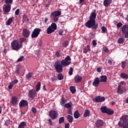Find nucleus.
<instances>
[{"mask_svg":"<svg viewBox=\"0 0 128 128\" xmlns=\"http://www.w3.org/2000/svg\"><path fill=\"white\" fill-rule=\"evenodd\" d=\"M96 10H93L89 16V20L85 24L86 26L88 28L96 30L98 28V24L96 23Z\"/></svg>","mask_w":128,"mask_h":128,"instance_id":"f257e3e1","label":"nucleus"},{"mask_svg":"<svg viewBox=\"0 0 128 128\" xmlns=\"http://www.w3.org/2000/svg\"><path fill=\"white\" fill-rule=\"evenodd\" d=\"M128 116L123 115L120 118V121L118 123L119 126H122L123 128H128Z\"/></svg>","mask_w":128,"mask_h":128,"instance_id":"f03ea898","label":"nucleus"},{"mask_svg":"<svg viewBox=\"0 0 128 128\" xmlns=\"http://www.w3.org/2000/svg\"><path fill=\"white\" fill-rule=\"evenodd\" d=\"M11 48L13 50H18L22 47V44L18 42V40H15L11 42Z\"/></svg>","mask_w":128,"mask_h":128,"instance_id":"7ed1b4c3","label":"nucleus"},{"mask_svg":"<svg viewBox=\"0 0 128 128\" xmlns=\"http://www.w3.org/2000/svg\"><path fill=\"white\" fill-rule=\"evenodd\" d=\"M62 14V12L60 10H56L51 13L50 16L52 18L54 22H56L58 20V17Z\"/></svg>","mask_w":128,"mask_h":128,"instance_id":"20e7f679","label":"nucleus"},{"mask_svg":"<svg viewBox=\"0 0 128 128\" xmlns=\"http://www.w3.org/2000/svg\"><path fill=\"white\" fill-rule=\"evenodd\" d=\"M54 66L55 68V70L57 72L58 74L60 72H62V70H64V69L62 68V64H60V62L58 60H57L54 64Z\"/></svg>","mask_w":128,"mask_h":128,"instance_id":"39448f33","label":"nucleus"},{"mask_svg":"<svg viewBox=\"0 0 128 128\" xmlns=\"http://www.w3.org/2000/svg\"><path fill=\"white\" fill-rule=\"evenodd\" d=\"M71 60L72 58L68 56L64 60H62L61 61V64H62V66H70Z\"/></svg>","mask_w":128,"mask_h":128,"instance_id":"423d86ee","label":"nucleus"},{"mask_svg":"<svg viewBox=\"0 0 128 128\" xmlns=\"http://www.w3.org/2000/svg\"><path fill=\"white\" fill-rule=\"evenodd\" d=\"M121 30L125 38H128V24L124 25L121 28Z\"/></svg>","mask_w":128,"mask_h":128,"instance_id":"0eeeda50","label":"nucleus"},{"mask_svg":"<svg viewBox=\"0 0 128 128\" xmlns=\"http://www.w3.org/2000/svg\"><path fill=\"white\" fill-rule=\"evenodd\" d=\"M40 32H42V29L39 28H35L31 34V37L32 38H38V34H40Z\"/></svg>","mask_w":128,"mask_h":128,"instance_id":"6e6552de","label":"nucleus"},{"mask_svg":"<svg viewBox=\"0 0 128 128\" xmlns=\"http://www.w3.org/2000/svg\"><path fill=\"white\" fill-rule=\"evenodd\" d=\"M58 116V112L52 110L49 112V116L50 118H52V120H56Z\"/></svg>","mask_w":128,"mask_h":128,"instance_id":"1a4fd4ad","label":"nucleus"},{"mask_svg":"<svg viewBox=\"0 0 128 128\" xmlns=\"http://www.w3.org/2000/svg\"><path fill=\"white\" fill-rule=\"evenodd\" d=\"M28 96L30 98H34L36 96V91L34 89H32L28 92Z\"/></svg>","mask_w":128,"mask_h":128,"instance_id":"9d476101","label":"nucleus"},{"mask_svg":"<svg viewBox=\"0 0 128 128\" xmlns=\"http://www.w3.org/2000/svg\"><path fill=\"white\" fill-rule=\"evenodd\" d=\"M92 100L95 102H102L106 100V98L104 96H98L96 98H94Z\"/></svg>","mask_w":128,"mask_h":128,"instance_id":"9b49d317","label":"nucleus"},{"mask_svg":"<svg viewBox=\"0 0 128 128\" xmlns=\"http://www.w3.org/2000/svg\"><path fill=\"white\" fill-rule=\"evenodd\" d=\"M30 34V31L27 28H24L22 30V36L24 38H28Z\"/></svg>","mask_w":128,"mask_h":128,"instance_id":"f8f14e48","label":"nucleus"},{"mask_svg":"<svg viewBox=\"0 0 128 128\" xmlns=\"http://www.w3.org/2000/svg\"><path fill=\"white\" fill-rule=\"evenodd\" d=\"M95 126L96 128H100L104 126V120H98L95 122Z\"/></svg>","mask_w":128,"mask_h":128,"instance_id":"ddd939ff","label":"nucleus"},{"mask_svg":"<svg viewBox=\"0 0 128 128\" xmlns=\"http://www.w3.org/2000/svg\"><path fill=\"white\" fill-rule=\"evenodd\" d=\"M28 106V100H22L19 104L20 108H24V106Z\"/></svg>","mask_w":128,"mask_h":128,"instance_id":"4468645a","label":"nucleus"},{"mask_svg":"<svg viewBox=\"0 0 128 128\" xmlns=\"http://www.w3.org/2000/svg\"><path fill=\"white\" fill-rule=\"evenodd\" d=\"M18 97L16 96H13L12 98V100H11V104L12 106H16V104H18Z\"/></svg>","mask_w":128,"mask_h":128,"instance_id":"2eb2a0df","label":"nucleus"},{"mask_svg":"<svg viewBox=\"0 0 128 128\" xmlns=\"http://www.w3.org/2000/svg\"><path fill=\"white\" fill-rule=\"evenodd\" d=\"M11 6L10 4H5L3 6V12H10V11L11 8Z\"/></svg>","mask_w":128,"mask_h":128,"instance_id":"dca6fc26","label":"nucleus"},{"mask_svg":"<svg viewBox=\"0 0 128 128\" xmlns=\"http://www.w3.org/2000/svg\"><path fill=\"white\" fill-rule=\"evenodd\" d=\"M82 80V78L80 75H76L74 76V82L76 84H78Z\"/></svg>","mask_w":128,"mask_h":128,"instance_id":"f3484780","label":"nucleus"},{"mask_svg":"<svg viewBox=\"0 0 128 128\" xmlns=\"http://www.w3.org/2000/svg\"><path fill=\"white\" fill-rule=\"evenodd\" d=\"M100 78L98 77H96L94 80V81L92 82V86H98V84H100Z\"/></svg>","mask_w":128,"mask_h":128,"instance_id":"a211bd4d","label":"nucleus"},{"mask_svg":"<svg viewBox=\"0 0 128 128\" xmlns=\"http://www.w3.org/2000/svg\"><path fill=\"white\" fill-rule=\"evenodd\" d=\"M117 92L118 94H122L124 92H126V90L122 88V86L118 85L117 88Z\"/></svg>","mask_w":128,"mask_h":128,"instance_id":"6ab92c4d","label":"nucleus"},{"mask_svg":"<svg viewBox=\"0 0 128 128\" xmlns=\"http://www.w3.org/2000/svg\"><path fill=\"white\" fill-rule=\"evenodd\" d=\"M100 82H106V80H108V77L106 76H101L100 78Z\"/></svg>","mask_w":128,"mask_h":128,"instance_id":"aec40b11","label":"nucleus"},{"mask_svg":"<svg viewBox=\"0 0 128 128\" xmlns=\"http://www.w3.org/2000/svg\"><path fill=\"white\" fill-rule=\"evenodd\" d=\"M68 102V100H66V98H64V97L62 96L60 100V104H61V106H64V104H66V102Z\"/></svg>","mask_w":128,"mask_h":128,"instance_id":"412c9836","label":"nucleus"},{"mask_svg":"<svg viewBox=\"0 0 128 128\" xmlns=\"http://www.w3.org/2000/svg\"><path fill=\"white\" fill-rule=\"evenodd\" d=\"M90 116V111L88 109H86L84 110V117L87 118L88 116Z\"/></svg>","mask_w":128,"mask_h":128,"instance_id":"4be33fe9","label":"nucleus"},{"mask_svg":"<svg viewBox=\"0 0 128 128\" xmlns=\"http://www.w3.org/2000/svg\"><path fill=\"white\" fill-rule=\"evenodd\" d=\"M112 0H104V6H108L110 4H112Z\"/></svg>","mask_w":128,"mask_h":128,"instance_id":"5701e85b","label":"nucleus"},{"mask_svg":"<svg viewBox=\"0 0 128 128\" xmlns=\"http://www.w3.org/2000/svg\"><path fill=\"white\" fill-rule=\"evenodd\" d=\"M90 52V46L88 45H87L84 48L83 52L84 54H86L87 52Z\"/></svg>","mask_w":128,"mask_h":128,"instance_id":"b1692460","label":"nucleus"},{"mask_svg":"<svg viewBox=\"0 0 128 128\" xmlns=\"http://www.w3.org/2000/svg\"><path fill=\"white\" fill-rule=\"evenodd\" d=\"M26 80H31L32 78V72H28L26 76Z\"/></svg>","mask_w":128,"mask_h":128,"instance_id":"393cba45","label":"nucleus"},{"mask_svg":"<svg viewBox=\"0 0 128 128\" xmlns=\"http://www.w3.org/2000/svg\"><path fill=\"white\" fill-rule=\"evenodd\" d=\"M66 118H67L68 122H70V124H72V122H74V118L72 117V116L70 115H68L66 116Z\"/></svg>","mask_w":128,"mask_h":128,"instance_id":"a878e982","label":"nucleus"},{"mask_svg":"<svg viewBox=\"0 0 128 128\" xmlns=\"http://www.w3.org/2000/svg\"><path fill=\"white\" fill-rule=\"evenodd\" d=\"M108 107L106 106H103L100 108V110L102 114H106V112H108Z\"/></svg>","mask_w":128,"mask_h":128,"instance_id":"bb28decb","label":"nucleus"},{"mask_svg":"<svg viewBox=\"0 0 128 128\" xmlns=\"http://www.w3.org/2000/svg\"><path fill=\"white\" fill-rule=\"evenodd\" d=\"M20 70V65H17L16 66V68L15 70V74L16 76H18V74H19Z\"/></svg>","mask_w":128,"mask_h":128,"instance_id":"cd10ccee","label":"nucleus"},{"mask_svg":"<svg viewBox=\"0 0 128 128\" xmlns=\"http://www.w3.org/2000/svg\"><path fill=\"white\" fill-rule=\"evenodd\" d=\"M54 32V30L52 29V27L48 26L47 28L46 34H50L52 32Z\"/></svg>","mask_w":128,"mask_h":128,"instance_id":"c85d7f7f","label":"nucleus"},{"mask_svg":"<svg viewBox=\"0 0 128 128\" xmlns=\"http://www.w3.org/2000/svg\"><path fill=\"white\" fill-rule=\"evenodd\" d=\"M14 20V17H11L8 19L6 22V26H10L12 22Z\"/></svg>","mask_w":128,"mask_h":128,"instance_id":"c756f323","label":"nucleus"},{"mask_svg":"<svg viewBox=\"0 0 128 128\" xmlns=\"http://www.w3.org/2000/svg\"><path fill=\"white\" fill-rule=\"evenodd\" d=\"M40 86H42V83H40V82H38L36 86V92H40Z\"/></svg>","mask_w":128,"mask_h":128,"instance_id":"7c9ffc66","label":"nucleus"},{"mask_svg":"<svg viewBox=\"0 0 128 128\" xmlns=\"http://www.w3.org/2000/svg\"><path fill=\"white\" fill-rule=\"evenodd\" d=\"M26 126V123L24 122H21L18 126V128H24Z\"/></svg>","mask_w":128,"mask_h":128,"instance_id":"2f4dec72","label":"nucleus"},{"mask_svg":"<svg viewBox=\"0 0 128 128\" xmlns=\"http://www.w3.org/2000/svg\"><path fill=\"white\" fill-rule=\"evenodd\" d=\"M125 40L126 38H124L123 36H121V38L118 39V44H124Z\"/></svg>","mask_w":128,"mask_h":128,"instance_id":"473e14b6","label":"nucleus"},{"mask_svg":"<svg viewBox=\"0 0 128 128\" xmlns=\"http://www.w3.org/2000/svg\"><path fill=\"white\" fill-rule=\"evenodd\" d=\"M114 110L108 108L107 109V112H106V114H108L109 116H112V114H114Z\"/></svg>","mask_w":128,"mask_h":128,"instance_id":"72a5a7b5","label":"nucleus"},{"mask_svg":"<svg viewBox=\"0 0 128 128\" xmlns=\"http://www.w3.org/2000/svg\"><path fill=\"white\" fill-rule=\"evenodd\" d=\"M120 76L122 78H125L126 80L128 78V74L124 72H122L120 74Z\"/></svg>","mask_w":128,"mask_h":128,"instance_id":"f704fd0d","label":"nucleus"},{"mask_svg":"<svg viewBox=\"0 0 128 128\" xmlns=\"http://www.w3.org/2000/svg\"><path fill=\"white\" fill-rule=\"evenodd\" d=\"M72 102H70L69 103H66L64 105V108H70L72 106Z\"/></svg>","mask_w":128,"mask_h":128,"instance_id":"c9c22d12","label":"nucleus"},{"mask_svg":"<svg viewBox=\"0 0 128 128\" xmlns=\"http://www.w3.org/2000/svg\"><path fill=\"white\" fill-rule=\"evenodd\" d=\"M51 28L53 29L54 30H56V28H58V27L56 26V23H52L50 26Z\"/></svg>","mask_w":128,"mask_h":128,"instance_id":"e433bc0d","label":"nucleus"},{"mask_svg":"<svg viewBox=\"0 0 128 128\" xmlns=\"http://www.w3.org/2000/svg\"><path fill=\"white\" fill-rule=\"evenodd\" d=\"M26 38H20L18 40V42L21 44V46L22 47V42H26Z\"/></svg>","mask_w":128,"mask_h":128,"instance_id":"4c0bfd02","label":"nucleus"},{"mask_svg":"<svg viewBox=\"0 0 128 128\" xmlns=\"http://www.w3.org/2000/svg\"><path fill=\"white\" fill-rule=\"evenodd\" d=\"M70 91L72 94H74L76 92V87L74 86H71L70 88Z\"/></svg>","mask_w":128,"mask_h":128,"instance_id":"58836bf2","label":"nucleus"},{"mask_svg":"<svg viewBox=\"0 0 128 128\" xmlns=\"http://www.w3.org/2000/svg\"><path fill=\"white\" fill-rule=\"evenodd\" d=\"M23 20L24 22H30V19L28 18V16L26 14H24L23 16Z\"/></svg>","mask_w":128,"mask_h":128,"instance_id":"ea45409f","label":"nucleus"},{"mask_svg":"<svg viewBox=\"0 0 128 128\" xmlns=\"http://www.w3.org/2000/svg\"><path fill=\"white\" fill-rule=\"evenodd\" d=\"M62 122H64V117L62 116L59 118L58 123L60 124H62Z\"/></svg>","mask_w":128,"mask_h":128,"instance_id":"a19ab883","label":"nucleus"},{"mask_svg":"<svg viewBox=\"0 0 128 128\" xmlns=\"http://www.w3.org/2000/svg\"><path fill=\"white\" fill-rule=\"evenodd\" d=\"M74 118H80V113L78 112V111L76 110L74 112Z\"/></svg>","mask_w":128,"mask_h":128,"instance_id":"79ce46f5","label":"nucleus"},{"mask_svg":"<svg viewBox=\"0 0 128 128\" xmlns=\"http://www.w3.org/2000/svg\"><path fill=\"white\" fill-rule=\"evenodd\" d=\"M4 2L6 4H10V6H12V0H4Z\"/></svg>","mask_w":128,"mask_h":128,"instance_id":"37998d69","label":"nucleus"},{"mask_svg":"<svg viewBox=\"0 0 128 128\" xmlns=\"http://www.w3.org/2000/svg\"><path fill=\"white\" fill-rule=\"evenodd\" d=\"M57 77L59 80H62L64 79V76H62V74H58Z\"/></svg>","mask_w":128,"mask_h":128,"instance_id":"c03bdc74","label":"nucleus"},{"mask_svg":"<svg viewBox=\"0 0 128 128\" xmlns=\"http://www.w3.org/2000/svg\"><path fill=\"white\" fill-rule=\"evenodd\" d=\"M10 120L9 118L6 120H5L4 126H8V124H10Z\"/></svg>","mask_w":128,"mask_h":128,"instance_id":"a18cd8bd","label":"nucleus"},{"mask_svg":"<svg viewBox=\"0 0 128 128\" xmlns=\"http://www.w3.org/2000/svg\"><path fill=\"white\" fill-rule=\"evenodd\" d=\"M32 112L34 114H36V108L34 107H32L31 108Z\"/></svg>","mask_w":128,"mask_h":128,"instance_id":"49530a36","label":"nucleus"},{"mask_svg":"<svg viewBox=\"0 0 128 128\" xmlns=\"http://www.w3.org/2000/svg\"><path fill=\"white\" fill-rule=\"evenodd\" d=\"M72 72H74V68H72V67H70L68 72V74H70V76H72Z\"/></svg>","mask_w":128,"mask_h":128,"instance_id":"de8ad7c7","label":"nucleus"},{"mask_svg":"<svg viewBox=\"0 0 128 128\" xmlns=\"http://www.w3.org/2000/svg\"><path fill=\"white\" fill-rule=\"evenodd\" d=\"M126 66V62L124 61L122 62V68H125Z\"/></svg>","mask_w":128,"mask_h":128,"instance_id":"09e8293b","label":"nucleus"},{"mask_svg":"<svg viewBox=\"0 0 128 128\" xmlns=\"http://www.w3.org/2000/svg\"><path fill=\"white\" fill-rule=\"evenodd\" d=\"M68 44H70V42L66 40L63 44V46L64 48H66L68 46Z\"/></svg>","mask_w":128,"mask_h":128,"instance_id":"8fccbe9b","label":"nucleus"},{"mask_svg":"<svg viewBox=\"0 0 128 128\" xmlns=\"http://www.w3.org/2000/svg\"><path fill=\"white\" fill-rule=\"evenodd\" d=\"M101 29H102V32L104 34V32H106V30H107L106 28V27L104 26H102L101 28Z\"/></svg>","mask_w":128,"mask_h":128,"instance_id":"3c124183","label":"nucleus"},{"mask_svg":"<svg viewBox=\"0 0 128 128\" xmlns=\"http://www.w3.org/2000/svg\"><path fill=\"white\" fill-rule=\"evenodd\" d=\"M24 56H20V58H18L17 62H22V60H24Z\"/></svg>","mask_w":128,"mask_h":128,"instance_id":"603ef678","label":"nucleus"},{"mask_svg":"<svg viewBox=\"0 0 128 128\" xmlns=\"http://www.w3.org/2000/svg\"><path fill=\"white\" fill-rule=\"evenodd\" d=\"M64 30H60L58 31V34L59 36H63L62 34H64Z\"/></svg>","mask_w":128,"mask_h":128,"instance_id":"864d4df0","label":"nucleus"},{"mask_svg":"<svg viewBox=\"0 0 128 128\" xmlns=\"http://www.w3.org/2000/svg\"><path fill=\"white\" fill-rule=\"evenodd\" d=\"M55 56H57V58H60V50H58V52H56Z\"/></svg>","mask_w":128,"mask_h":128,"instance_id":"5fc2aeb1","label":"nucleus"},{"mask_svg":"<svg viewBox=\"0 0 128 128\" xmlns=\"http://www.w3.org/2000/svg\"><path fill=\"white\" fill-rule=\"evenodd\" d=\"M15 14H16V16H18V14H20V8H18L15 11Z\"/></svg>","mask_w":128,"mask_h":128,"instance_id":"6e6d98bb","label":"nucleus"},{"mask_svg":"<svg viewBox=\"0 0 128 128\" xmlns=\"http://www.w3.org/2000/svg\"><path fill=\"white\" fill-rule=\"evenodd\" d=\"M48 123L50 126H54V122L52 120V119L49 118L48 120Z\"/></svg>","mask_w":128,"mask_h":128,"instance_id":"4d7b16f0","label":"nucleus"},{"mask_svg":"<svg viewBox=\"0 0 128 128\" xmlns=\"http://www.w3.org/2000/svg\"><path fill=\"white\" fill-rule=\"evenodd\" d=\"M117 28H120L121 26H122V22H118L117 24Z\"/></svg>","mask_w":128,"mask_h":128,"instance_id":"13d9d810","label":"nucleus"},{"mask_svg":"<svg viewBox=\"0 0 128 128\" xmlns=\"http://www.w3.org/2000/svg\"><path fill=\"white\" fill-rule=\"evenodd\" d=\"M68 114H72V108H68Z\"/></svg>","mask_w":128,"mask_h":128,"instance_id":"bf43d9fd","label":"nucleus"},{"mask_svg":"<svg viewBox=\"0 0 128 128\" xmlns=\"http://www.w3.org/2000/svg\"><path fill=\"white\" fill-rule=\"evenodd\" d=\"M18 80H14V81H12V82H11V83H12V84H18Z\"/></svg>","mask_w":128,"mask_h":128,"instance_id":"052dcab7","label":"nucleus"},{"mask_svg":"<svg viewBox=\"0 0 128 128\" xmlns=\"http://www.w3.org/2000/svg\"><path fill=\"white\" fill-rule=\"evenodd\" d=\"M13 86H14V84H12V83H10V84L8 86V88H9V90H12Z\"/></svg>","mask_w":128,"mask_h":128,"instance_id":"680f3d73","label":"nucleus"},{"mask_svg":"<svg viewBox=\"0 0 128 128\" xmlns=\"http://www.w3.org/2000/svg\"><path fill=\"white\" fill-rule=\"evenodd\" d=\"M38 46H42V40H40L38 42Z\"/></svg>","mask_w":128,"mask_h":128,"instance_id":"e2e57ef3","label":"nucleus"},{"mask_svg":"<svg viewBox=\"0 0 128 128\" xmlns=\"http://www.w3.org/2000/svg\"><path fill=\"white\" fill-rule=\"evenodd\" d=\"M108 64H110V66H112V60L110 59L108 60Z\"/></svg>","mask_w":128,"mask_h":128,"instance_id":"0e129e2a","label":"nucleus"},{"mask_svg":"<svg viewBox=\"0 0 128 128\" xmlns=\"http://www.w3.org/2000/svg\"><path fill=\"white\" fill-rule=\"evenodd\" d=\"M70 124L69 123H66L65 124V128H70Z\"/></svg>","mask_w":128,"mask_h":128,"instance_id":"69168bd1","label":"nucleus"},{"mask_svg":"<svg viewBox=\"0 0 128 128\" xmlns=\"http://www.w3.org/2000/svg\"><path fill=\"white\" fill-rule=\"evenodd\" d=\"M97 72H102V68L98 67L97 68Z\"/></svg>","mask_w":128,"mask_h":128,"instance_id":"338daca9","label":"nucleus"},{"mask_svg":"<svg viewBox=\"0 0 128 128\" xmlns=\"http://www.w3.org/2000/svg\"><path fill=\"white\" fill-rule=\"evenodd\" d=\"M93 46H96V40H93L92 42Z\"/></svg>","mask_w":128,"mask_h":128,"instance_id":"774afa93","label":"nucleus"}]
</instances>
